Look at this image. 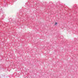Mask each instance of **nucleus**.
<instances>
[{"mask_svg": "<svg viewBox=\"0 0 78 78\" xmlns=\"http://www.w3.org/2000/svg\"><path fill=\"white\" fill-rule=\"evenodd\" d=\"M57 24H58V23H57V22H56L55 23V25H57Z\"/></svg>", "mask_w": 78, "mask_h": 78, "instance_id": "nucleus-1", "label": "nucleus"}]
</instances>
